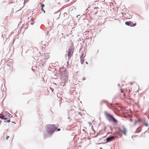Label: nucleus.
<instances>
[{"instance_id": "nucleus-23", "label": "nucleus", "mask_w": 149, "mask_h": 149, "mask_svg": "<svg viewBox=\"0 0 149 149\" xmlns=\"http://www.w3.org/2000/svg\"><path fill=\"white\" fill-rule=\"evenodd\" d=\"M29 0H24V2H27Z\"/></svg>"}, {"instance_id": "nucleus-31", "label": "nucleus", "mask_w": 149, "mask_h": 149, "mask_svg": "<svg viewBox=\"0 0 149 149\" xmlns=\"http://www.w3.org/2000/svg\"><path fill=\"white\" fill-rule=\"evenodd\" d=\"M96 9H96V8H94V10H96Z\"/></svg>"}, {"instance_id": "nucleus-16", "label": "nucleus", "mask_w": 149, "mask_h": 149, "mask_svg": "<svg viewBox=\"0 0 149 149\" xmlns=\"http://www.w3.org/2000/svg\"><path fill=\"white\" fill-rule=\"evenodd\" d=\"M44 136L45 137H46L48 136V135H46L45 133H44Z\"/></svg>"}, {"instance_id": "nucleus-19", "label": "nucleus", "mask_w": 149, "mask_h": 149, "mask_svg": "<svg viewBox=\"0 0 149 149\" xmlns=\"http://www.w3.org/2000/svg\"><path fill=\"white\" fill-rule=\"evenodd\" d=\"M41 5L42 7V8L44 7V4H41Z\"/></svg>"}, {"instance_id": "nucleus-21", "label": "nucleus", "mask_w": 149, "mask_h": 149, "mask_svg": "<svg viewBox=\"0 0 149 149\" xmlns=\"http://www.w3.org/2000/svg\"><path fill=\"white\" fill-rule=\"evenodd\" d=\"M80 15H77V18H79V17H80Z\"/></svg>"}, {"instance_id": "nucleus-12", "label": "nucleus", "mask_w": 149, "mask_h": 149, "mask_svg": "<svg viewBox=\"0 0 149 149\" xmlns=\"http://www.w3.org/2000/svg\"><path fill=\"white\" fill-rule=\"evenodd\" d=\"M70 113H72V114H73V113H74V112L72 110H70L69 111V114H68V115L69 116V117H70V116L71 117V115H70Z\"/></svg>"}, {"instance_id": "nucleus-15", "label": "nucleus", "mask_w": 149, "mask_h": 149, "mask_svg": "<svg viewBox=\"0 0 149 149\" xmlns=\"http://www.w3.org/2000/svg\"><path fill=\"white\" fill-rule=\"evenodd\" d=\"M61 85H62L63 86H64L65 85V82H62L61 83Z\"/></svg>"}, {"instance_id": "nucleus-22", "label": "nucleus", "mask_w": 149, "mask_h": 149, "mask_svg": "<svg viewBox=\"0 0 149 149\" xmlns=\"http://www.w3.org/2000/svg\"><path fill=\"white\" fill-rule=\"evenodd\" d=\"M9 138V136H7V137H6V140H7V139H8V138Z\"/></svg>"}, {"instance_id": "nucleus-17", "label": "nucleus", "mask_w": 149, "mask_h": 149, "mask_svg": "<svg viewBox=\"0 0 149 149\" xmlns=\"http://www.w3.org/2000/svg\"><path fill=\"white\" fill-rule=\"evenodd\" d=\"M144 125H145V126H146V127L148 126V124L147 123H145L144 124Z\"/></svg>"}, {"instance_id": "nucleus-1", "label": "nucleus", "mask_w": 149, "mask_h": 149, "mask_svg": "<svg viewBox=\"0 0 149 149\" xmlns=\"http://www.w3.org/2000/svg\"><path fill=\"white\" fill-rule=\"evenodd\" d=\"M46 129L48 134L50 135L56 130L57 128L54 125H47Z\"/></svg>"}, {"instance_id": "nucleus-30", "label": "nucleus", "mask_w": 149, "mask_h": 149, "mask_svg": "<svg viewBox=\"0 0 149 149\" xmlns=\"http://www.w3.org/2000/svg\"><path fill=\"white\" fill-rule=\"evenodd\" d=\"M86 64H88V62H86Z\"/></svg>"}, {"instance_id": "nucleus-14", "label": "nucleus", "mask_w": 149, "mask_h": 149, "mask_svg": "<svg viewBox=\"0 0 149 149\" xmlns=\"http://www.w3.org/2000/svg\"><path fill=\"white\" fill-rule=\"evenodd\" d=\"M0 118L1 119H5V116L3 115H1L0 116Z\"/></svg>"}, {"instance_id": "nucleus-11", "label": "nucleus", "mask_w": 149, "mask_h": 149, "mask_svg": "<svg viewBox=\"0 0 149 149\" xmlns=\"http://www.w3.org/2000/svg\"><path fill=\"white\" fill-rule=\"evenodd\" d=\"M141 121V119L139 118L137 120H135L134 123V125H136L137 123H140Z\"/></svg>"}, {"instance_id": "nucleus-18", "label": "nucleus", "mask_w": 149, "mask_h": 149, "mask_svg": "<svg viewBox=\"0 0 149 149\" xmlns=\"http://www.w3.org/2000/svg\"><path fill=\"white\" fill-rule=\"evenodd\" d=\"M10 120H7V121H4V122H10Z\"/></svg>"}, {"instance_id": "nucleus-29", "label": "nucleus", "mask_w": 149, "mask_h": 149, "mask_svg": "<svg viewBox=\"0 0 149 149\" xmlns=\"http://www.w3.org/2000/svg\"><path fill=\"white\" fill-rule=\"evenodd\" d=\"M97 13V11L96 13H95V14H96Z\"/></svg>"}, {"instance_id": "nucleus-7", "label": "nucleus", "mask_w": 149, "mask_h": 149, "mask_svg": "<svg viewBox=\"0 0 149 149\" xmlns=\"http://www.w3.org/2000/svg\"><path fill=\"white\" fill-rule=\"evenodd\" d=\"M114 139V136H111L109 137L106 139V141L107 142H108Z\"/></svg>"}, {"instance_id": "nucleus-8", "label": "nucleus", "mask_w": 149, "mask_h": 149, "mask_svg": "<svg viewBox=\"0 0 149 149\" xmlns=\"http://www.w3.org/2000/svg\"><path fill=\"white\" fill-rule=\"evenodd\" d=\"M46 61L45 60L44 61L43 60H40L39 62V65L41 67H42L45 64V62Z\"/></svg>"}, {"instance_id": "nucleus-34", "label": "nucleus", "mask_w": 149, "mask_h": 149, "mask_svg": "<svg viewBox=\"0 0 149 149\" xmlns=\"http://www.w3.org/2000/svg\"><path fill=\"white\" fill-rule=\"evenodd\" d=\"M1 115V113H0V116Z\"/></svg>"}, {"instance_id": "nucleus-10", "label": "nucleus", "mask_w": 149, "mask_h": 149, "mask_svg": "<svg viewBox=\"0 0 149 149\" xmlns=\"http://www.w3.org/2000/svg\"><path fill=\"white\" fill-rule=\"evenodd\" d=\"M67 75H66V74H65L64 75H62V76L61 78L62 79H63L64 78V77H65V78L64 79L65 81H67L68 80V79L67 78Z\"/></svg>"}, {"instance_id": "nucleus-2", "label": "nucleus", "mask_w": 149, "mask_h": 149, "mask_svg": "<svg viewBox=\"0 0 149 149\" xmlns=\"http://www.w3.org/2000/svg\"><path fill=\"white\" fill-rule=\"evenodd\" d=\"M104 114L107 119L109 122H112L114 123H116L117 122V120L111 114L106 112H105Z\"/></svg>"}, {"instance_id": "nucleus-20", "label": "nucleus", "mask_w": 149, "mask_h": 149, "mask_svg": "<svg viewBox=\"0 0 149 149\" xmlns=\"http://www.w3.org/2000/svg\"><path fill=\"white\" fill-rule=\"evenodd\" d=\"M141 130H139V131L138 132H136H136H135V133H138L139 132H141Z\"/></svg>"}, {"instance_id": "nucleus-27", "label": "nucleus", "mask_w": 149, "mask_h": 149, "mask_svg": "<svg viewBox=\"0 0 149 149\" xmlns=\"http://www.w3.org/2000/svg\"><path fill=\"white\" fill-rule=\"evenodd\" d=\"M7 119V117H5V119H3L6 120Z\"/></svg>"}, {"instance_id": "nucleus-24", "label": "nucleus", "mask_w": 149, "mask_h": 149, "mask_svg": "<svg viewBox=\"0 0 149 149\" xmlns=\"http://www.w3.org/2000/svg\"><path fill=\"white\" fill-rule=\"evenodd\" d=\"M41 9H42V10L43 11H44V13H45V10H44L43 9V8H42Z\"/></svg>"}, {"instance_id": "nucleus-5", "label": "nucleus", "mask_w": 149, "mask_h": 149, "mask_svg": "<svg viewBox=\"0 0 149 149\" xmlns=\"http://www.w3.org/2000/svg\"><path fill=\"white\" fill-rule=\"evenodd\" d=\"M125 24L126 25H127V26H135L136 24H133L132 22H125Z\"/></svg>"}, {"instance_id": "nucleus-9", "label": "nucleus", "mask_w": 149, "mask_h": 149, "mask_svg": "<svg viewBox=\"0 0 149 149\" xmlns=\"http://www.w3.org/2000/svg\"><path fill=\"white\" fill-rule=\"evenodd\" d=\"M84 54H83L80 57L81 63L82 64H83L84 63V58L85 56H83Z\"/></svg>"}, {"instance_id": "nucleus-35", "label": "nucleus", "mask_w": 149, "mask_h": 149, "mask_svg": "<svg viewBox=\"0 0 149 149\" xmlns=\"http://www.w3.org/2000/svg\"><path fill=\"white\" fill-rule=\"evenodd\" d=\"M103 102H105V101L103 100Z\"/></svg>"}, {"instance_id": "nucleus-4", "label": "nucleus", "mask_w": 149, "mask_h": 149, "mask_svg": "<svg viewBox=\"0 0 149 149\" xmlns=\"http://www.w3.org/2000/svg\"><path fill=\"white\" fill-rule=\"evenodd\" d=\"M119 130L124 135H126L127 130L124 126H123L122 127H120L119 129Z\"/></svg>"}, {"instance_id": "nucleus-3", "label": "nucleus", "mask_w": 149, "mask_h": 149, "mask_svg": "<svg viewBox=\"0 0 149 149\" xmlns=\"http://www.w3.org/2000/svg\"><path fill=\"white\" fill-rule=\"evenodd\" d=\"M73 49L72 47H70L68 48V59L69 60L72 56L73 52Z\"/></svg>"}, {"instance_id": "nucleus-25", "label": "nucleus", "mask_w": 149, "mask_h": 149, "mask_svg": "<svg viewBox=\"0 0 149 149\" xmlns=\"http://www.w3.org/2000/svg\"><path fill=\"white\" fill-rule=\"evenodd\" d=\"M60 129H58L57 130V131H60Z\"/></svg>"}, {"instance_id": "nucleus-13", "label": "nucleus", "mask_w": 149, "mask_h": 149, "mask_svg": "<svg viewBox=\"0 0 149 149\" xmlns=\"http://www.w3.org/2000/svg\"><path fill=\"white\" fill-rule=\"evenodd\" d=\"M5 116L6 117H12V115L9 114V113L5 115Z\"/></svg>"}, {"instance_id": "nucleus-33", "label": "nucleus", "mask_w": 149, "mask_h": 149, "mask_svg": "<svg viewBox=\"0 0 149 149\" xmlns=\"http://www.w3.org/2000/svg\"><path fill=\"white\" fill-rule=\"evenodd\" d=\"M85 79L84 78L83 79V80H84Z\"/></svg>"}, {"instance_id": "nucleus-26", "label": "nucleus", "mask_w": 149, "mask_h": 149, "mask_svg": "<svg viewBox=\"0 0 149 149\" xmlns=\"http://www.w3.org/2000/svg\"><path fill=\"white\" fill-rule=\"evenodd\" d=\"M50 89L52 90V91H53L54 90V89L52 88H50Z\"/></svg>"}, {"instance_id": "nucleus-6", "label": "nucleus", "mask_w": 149, "mask_h": 149, "mask_svg": "<svg viewBox=\"0 0 149 149\" xmlns=\"http://www.w3.org/2000/svg\"><path fill=\"white\" fill-rule=\"evenodd\" d=\"M42 57H43V60L44 61L45 60L46 61V60L48 58H49L50 56L48 54H45L44 53L43 54V55H42Z\"/></svg>"}, {"instance_id": "nucleus-28", "label": "nucleus", "mask_w": 149, "mask_h": 149, "mask_svg": "<svg viewBox=\"0 0 149 149\" xmlns=\"http://www.w3.org/2000/svg\"><path fill=\"white\" fill-rule=\"evenodd\" d=\"M33 24H34V23H31V25H33Z\"/></svg>"}, {"instance_id": "nucleus-32", "label": "nucleus", "mask_w": 149, "mask_h": 149, "mask_svg": "<svg viewBox=\"0 0 149 149\" xmlns=\"http://www.w3.org/2000/svg\"><path fill=\"white\" fill-rule=\"evenodd\" d=\"M118 86H119L120 85V84H118Z\"/></svg>"}, {"instance_id": "nucleus-36", "label": "nucleus", "mask_w": 149, "mask_h": 149, "mask_svg": "<svg viewBox=\"0 0 149 149\" xmlns=\"http://www.w3.org/2000/svg\"><path fill=\"white\" fill-rule=\"evenodd\" d=\"M102 149V148H101L100 149Z\"/></svg>"}]
</instances>
